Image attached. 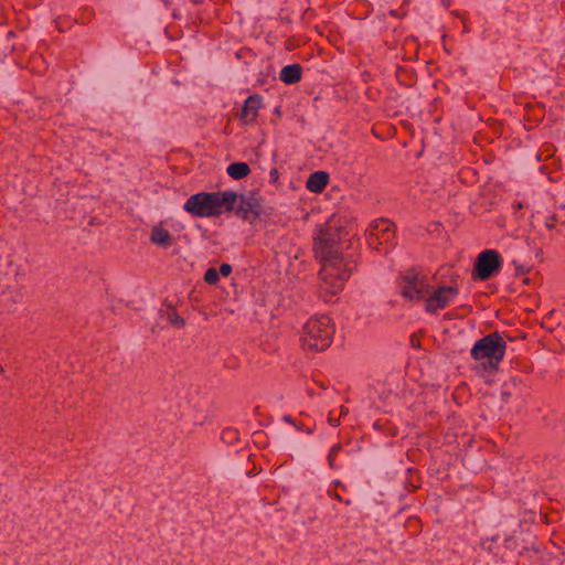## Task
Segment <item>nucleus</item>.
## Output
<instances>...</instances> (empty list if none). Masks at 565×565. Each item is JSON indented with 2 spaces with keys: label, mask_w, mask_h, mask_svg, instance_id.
Here are the masks:
<instances>
[{
  "label": "nucleus",
  "mask_w": 565,
  "mask_h": 565,
  "mask_svg": "<svg viewBox=\"0 0 565 565\" xmlns=\"http://www.w3.org/2000/svg\"><path fill=\"white\" fill-rule=\"evenodd\" d=\"M236 202L237 194L231 191L199 193L186 201L184 209L196 216L209 217L233 211Z\"/></svg>",
  "instance_id": "nucleus-1"
},
{
  "label": "nucleus",
  "mask_w": 565,
  "mask_h": 565,
  "mask_svg": "<svg viewBox=\"0 0 565 565\" xmlns=\"http://www.w3.org/2000/svg\"><path fill=\"white\" fill-rule=\"evenodd\" d=\"M350 275L351 269L338 253L330 252L324 256L321 277L331 287V292H337Z\"/></svg>",
  "instance_id": "nucleus-2"
},
{
  "label": "nucleus",
  "mask_w": 565,
  "mask_h": 565,
  "mask_svg": "<svg viewBox=\"0 0 565 565\" xmlns=\"http://www.w3.org/2000/svg\"><path fill=\"white\" fill-rule=\"evenodd\" d=\"M507 343L498 332L490 333L472 347L471 356L477 360H490L499 363L505 354Z\"/></svg>",
  "instance_id": "nucleus-3"
},
{
  "label": "nucleus",
  "mask_w": 565,
  "mask_h": 565,
  "mask_svg": "<svg viewBox=\"0 0 565 565\" xmlns=\"http://www.w3.org/2000/svg\"><path fill=\"white\" fill-rule=\"evenodd\" d=\"M501 266V257L497 250L487 249L479 254L475 269L477 276L484 280L492 276Z\"/></svg>",
  "instance_id": "nucleus-4"
},
{
  "label": "nucleus",
  "mask_w": 565,
  "mask_h": 565,
  "mask_svg": "<svg viewBox=\"0 0 565 565\" xmlns=\"http://www.w3.org/2000/svg\"><path fill=\"white\" fill-rule=\"evenodd\" d=\"M322 323L318 320H312L307 324L306 339L308 345L315 350H324L329 347L331 340V332L329 329H322Z\"/></svg>",
  "instance_id": "nucleus-5"
},
{
  "label": "nucleus",
  "mask_w": 565,
  "mask_h": 565,
  "mask_svg": "<svg viewBox=\"0 0 565 565\" xmlns=\"http://www.w3.org/2000/svg\"><path fill=\"white\" fill-rule=\"evenodd\" d=\"M457 295V289L454 287H440L435 290L426 299V310L428 312H435L438 309H443L447 303L454 299Z\"/></svg>",
  "instance_id": "nucleus-6"
},
{
  "label": "nucleus",
  "mask_w": 565,
  "mask_h": 565,
  "mask_svg": "<svg viewBox=\"0 0 565 565\" xmlns=\"http://www.w3.org/2000/svg\"><path fill=\"white\" fill-rule=\"evenodd\" d=\"M237 214L244 218L257 217L262 211L260 200L255 194L237 195Z\"/></svg>",
  "instance_id": "nucleus-7"
},
{
  "label": "nucleus",
  "mask_w": 565,
  "mask_h": 565,
  "mask_svg": "<svg viewBox=\"0 0 565 565\" xmlns=\"http://www.w3.org/2000/svg\"><path fill=\"white\" fill-rule=\"evenodd\" d=\"M263 105L262 97L258 95L249 96L241 110L239 118L241 120L248 125L255 122L258 117V111Z\"/></svg>",
  "instance_id": "nucleus-8"
},
{
  "label": "nucleus",
  "mask_w": 565,
  "mask_h": 565,
  "mask_svg": "<svg viewBox=\"0 0 565 565\" xmlns=\"http://www.w3.org/2000/svg\"><path fill=\"white\" fill-rule=\"evenodd\" d=\"M426 292L425 285L417 279H407L402 291L403 296L411 300L420 299Z\"/></svg>",
  "instance_id": "nucleus-9"
},
{
  "label": "nucleus",
  "mask_w": 565,
  "mask_h": 565,
  "mask_svg": "<svg viewBox=\"0 0 565 565\" xmlns=\"http://www.w3.org/2000/svg\"><path fill=\"white\" fill-rule=\"evenodd\" d=\"M329 181V174L323 171L312 173L307 180V189L313 193H320Z\"/></svg>",
  "instance_id": "nucleus-10"
},
{
  "label": "nucleus",
  "mask_w": 565,
  "mask_h": 565,
  "mask_svg": "<svg viewBox=\"0 0 565 565\" xmlns=\"http://www.w3.org/2000/svg\"><path fill=\"white\" fill-rule=\"evenodd\" d=\"M280 79L285 84L298 83L301 79V66L298 64L285 66L280 72Z\"/></svg>",
  "instance_id": "nucleus-11"
},
{
  "label": "nucleus",
  "mask_w": 565,
  "mask_h": 565,
  "mask_svg": "<svg viewBox=\"0 0 565 565\" xmlns=\"http://www.w3.org/2000/svg\"><path fill=\"white\" fill-rule=\"evenodd\" d=\"M249 172L250 169L245 162H235L227 167L228 175L235 180L245 178Z\"/></svg>",
  "instance_id": "nucleus-12"
},
{
  "label": "nucleus",
  "mask_w": 565,
  "mask_h": 565,
  "mask_svg": "<svg viewBox=\"0 0 565 565\" xmlns=\"http://www.w3.org/2000/svg\"><path fill=\"white\" fill-rule=\"evenodd\" d=\"M150 239L152 243L158 244V245H168L170 242V234L163 227L156 226L152 230Z\"/></svg>",
  "instance_id": "nucleus-13"
},
{
  "label": "nucleus",
  "mask_w": 565,
  "mask_h": 565,
  "mask_svg": "<svg viewBox=\"0 0 565 565\" xmlns=\"http://www.w3.org/2000/svg\"><path fill=\"white\" fill-rule=\"evenodd\" d=\"M205 282L214 285L218 280V273L215 268H209L204 275Z\"/></svg>",
  "instance_id": "nucleus-14"
},
{
  "label": "nucleus",
  "mask_w": 565,
  "mask_h": 565,
  "mask_svg": "<svg viewBox=\"0 0 565 565\" xmlns=\"http://www.w3.org/2000/svg\"><path fill=\"white\" fill-rule=\"evenodd\" d=\"M232 271V267L230 264H222L220 267V274L224 277L228 276Z\"/></svg>",
  "instance_id": "nucleus-15"
},
{
  "label": "nucleus",
  "mask_w": 565,
  "mask_h": 565,
  "mask_svg": "<svg viewBox=\"0 0 565 565\" xmlns=\"http://www.w3.org/2000/svg\"><path fill=\"white\" fill-rule=\"evenodd\" d=\"M172 321L173 322H179L180 321L181 324H184V321L182 319H179V317L175 313H174V318H173Z\"/></svg>",
  "instance_id": "nucleus-16"
}]
</instances>
